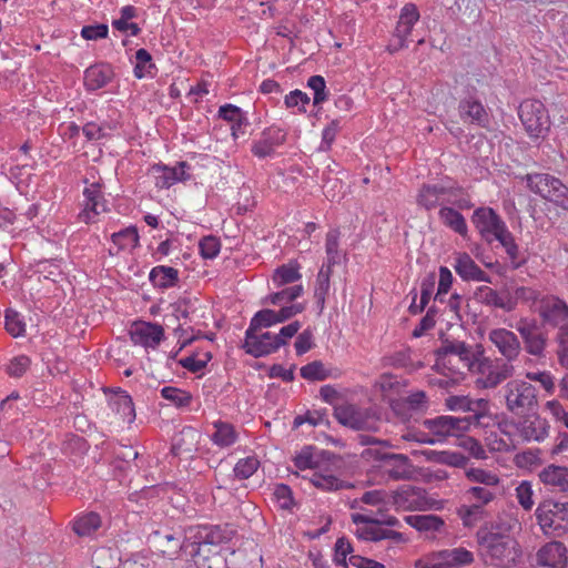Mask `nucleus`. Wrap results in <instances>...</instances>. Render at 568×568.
Instances as JSON below:
<instances>
[{"label":"nucleus","instance_id":"obj_41","mask_svg":"<svg viewBox=\"0 0 568 568\" xmlns=\"http://www.w3.org/2000/svg\"><path fill=\"white\" fill-rule=\"evenodd\" d=\"M151 173L154 178V184L158 189H169L176 182H179V178H176V172L165 165L155 164L151 169Z\"/></svg>","mask_w":568,"mask_h":568},{"label":"nucleus","instance_id":"obj_45","mask_svg":"<svg viewBox=\"0 0 568 568\" xmlns=\"http://www.w3.org/2000/svg\"><path fill=\"white\" fill-rule=\"evenodd\" d=\"M111 240L118 250H125L126 247H136L139 244L138 230L134 226L125 227L112 234Z\"/></svg>","mask_w":568,"mask_h":568},{"label":"nucleus","instance_id":"obj_23","mask_svg":"<svg viewBox=\"0 0 568 568\" xmlns=\"http://www.w3.org/2000/svg\"><path fill=\"white\" fill-rule=\"evenodd\" d=\"M285 141V131L278 128H268L262 132L261 139L254 142L251 151L260 159L272 156L275 153V149L282 145Z\"/></svg>","mask_w":568,"mask_h":568},{"label":"nucleus","instance_id":"obj_18","mask_svg":"<svg viewBox=\"0 0 568 568\" xmlns=\"http://www.w3.org/2000/svg\"><path fill=\"white\" fill-rule=\"evenodd\" d=\"M334 551V561L337 565L346 566V558L349 555L348 561L353 567L384 568V565L382 562L362 557L359 555H353L354 548L351 541L345 537H341L336 540Z\"/></svg>","mask_w":568,"mask_h":568},{"label":"nucleus","instance_id":"obj_2","mask_svg":"<svg viewBox=\"0 0 568 568\" xmlns=\"http://www.w3.org/2000/svg\"><path fill=\"white\" fill-rule=\"evenodd\" d=\"M487 400H471L467 397L452 396L447 399L450 409H460L466 414L464 416H439L433 419L424 420V426H457L459 423L465 426H490L491 417L485 413Z\"/></svg>","mask_w":568,"mask_h":568},{"label":"nucleus","instance_id":"obj_46","mask_svg":"<svg viewBox=\"0 0 568 568\" xmlns=\"http://www.w3.org/2000/svg\"><path fill=\"white\" fill-rule=\"evenodd\" d=\"M260 467V460L255 456L241 458L233 468L234 477L239 480L248 479Z\"/></svg>","mask_w":568,"mask_h":568},{"label":"nucleus","instance_id":"obj_56","mask_svg":"<svg viewBox=\"0 0 568 568\" xmlns=\"http://www.w3.org/2000/svg\"><path fill=\"white\" fill-rule=\"evenodd\" d=\"M468 499L474 501L476 505H480L483 508L495 498V493L491 491L490 487L473 486L467 491Z\"/></svg>","mask_w":568,"mask_h":568},{"label":"nucleus","instance_id":"obj_58","mask_svg":"<svg viewBox=\"0 0 568 568\" xmlns=\"http://www.w3.org/2000/svg\"><path fill=\"white\" fill-rule=\"evenodd\" d=\"M210 437L216 446L224 448L233 445L239 435L234 428H216Z\"/></svg>","mask_w":568,"mask_h":568},{"label":"nucleus","instance_id":"obj_57","mask_svg":"<svg viewBox=\"0 0 568 568\" xmlns=\"http://www.w3.org/2000/svg\"><path fill=\"white\" fill-rule=\"evenodd\" d=\"M161 395L176 406H186L191 402V395L189 393L173 386L163 387Z\"/></svg>","mask_w":568,"mask_h":568},{"label":"nucleus","instance_id":"obj_39","mask_svg":"<svg viewBox=\"0 0 568 568\" xmlns=\"http://www.w3.org/2000/svg\"><path fill=\"white\" fill-rule=\"evenodd\" d=\"M101 526V517L97 513L79 516L73 523V531L78 536H90Z\"/></svg>","mask_w":568,"mask_h":568},{"label":"nucleus","instance_id":"obj_11","mask_svg":"<svg viewBox=\"0 0 568 568\" xmlns=\"http://www.w3.org/2000/svg\"><path fill=\"white\" fill-rule=\"evenodd\" d=\"M478 362L483 376L477 379V384L484 388H494L514 374V366L508 362H491L487 358Z\"/></svg>","mask_w":568,"mask_h":568},{"label":"nucleus","instance_id":"obj_5","mask_svg":"<svg viewBox=\"0 0 568 568\" xmlns=\"http://www.w3.org/2000/svg\"><path fill=\"white\" fill-rule=\"evenodd\" d=\"M351 519L356 526L354 534L361 540L373 542L390 540L395 544L408 541L404 534L383 527L378 517L372 514L354 513L351 515Z\"/></svg>","mask_w":568,"mask_h":568},{"label":"nucleus","instance_id":"obj_25","mask_svg":"<svg viewBox=\"0 0 568 568\" xmlns=\"http://www.w3.org/2000/svg\"><path fill=\"white\" fill-rule=\"evenodd\" d=\"M458 112L465 123L476 124L481 128H486L489 123V115L484 105L473 98L460 100Z\"/></svg>","mask_w":568,"mask_h":568},{"label":"nucleus","instance_id":"obj_34","mask_svg":"<svg viewBox=\"0 0 568 568\" xmlns=\"http://www.w3.org/2000/svg\"><path fill=\"white\" fill-rule=\"evenodd\" d=\"M444 184H423L417 195L418 205L426 210L435 209L439 205L442 195H446Z\"/></svg>","mask_w":568,"mask_h":568},{"label":"nucleus","instance_id":"obj_19","mask_svg":"<svg viewBox=\"0 0 568 568\" xmlns=\"http://www.w3.org/2000/svg\"><path fill=\"white\" fill-rule=\"evenodd\" d=\"M449 355L457 356L464 366L468 368H471L475 365V362H478L476 354L465 342L445 338L442 346L435 351L436 361L438 363H444L446 357Z\"/></svg>","mask_w":568,"mask_h":568},{"label":"nucleus","instance_id":"obj_30","mask_svg":"<svg viewBox=\"0 0 568 568\" xmlns=\"http://www.w3.org/2000/svg\"><path fill=\"white\" fill-rule=\"evenodd\" d=\"M540 481L557 491L568 490V468L549 465L539 473Z\"/></svg>","mask_w":568,"mask_h":568},{"label":"nucleus","instance_id":"obj_8","mask_svg":"<svg viewBox=\"0 0 568 568\" xmlns=\"http://www.w3.org/2000/svg\"><path fill=\"white\" fill-rule=\"evenodd\" d=\"M518 114L530 138H540L549 130V116L545 105L538 100H525L520 103Z\"/></svg>","mask_w":568,"mask_h":568},{"label":"nucleus","instance_id":"obj_62","mask_svg":"<svg viewBox=\"0 0 568 568\" xmlns=\"http://www.w3.org/2000/svg\"><path fill=\"white\" fill-rule=\"evenodd\" d=\"M109 27L104 23L84 26L81 29V37L85 40H100L108 38Z\"/></svg>","mask_w":568,"mask_h":568},{"label":"nucleus","instance_id":"obj_51","mask_svg":"<svg viewBox=\"0 0 568 568\" xmlns=\"http://www.w3.org/2000/svg\"><path fill=\"white\" fill-rule=\"evenodd\" d=\"M275 324H277L275 321V311L263 308L254 314L248 328H251V331H261L262 328L271 327Z\"/></svg>","mask_w":568,"mask_h":568},{"label":"nucleus","instance_id":"obj_13","mask_svg":"<svg viewBox=\"0 0 568 568\" xmlns=\"http://www.w3.org/2000/svg\"><path fill=\"white\" fill-rule=\"evenodd\" d=\"M153 538L160 551L169 558L176 557L181 550L187 551L190 545L186 540L192 539L191 534L187 531L183 534L181 530H156L153 532Z\"/></svg>","mask_w":568,"mask_h":568},{"label":"nucleus","instance_id":"obj_64","mask_svg":"<svg viewBox=\"0 0 568 568\" xmlns=\"http://www.w3.org/2000/svg\"><path fill=\"white\" fill-rule=\"evenodd\" d=\"M516 496L518 503L524 509H531L534 505L532 489L531 485L528 481H523L521 484H519V486L516 488Z\"/></svg>","mask_w":568,"mask_h":568},{"label":"nucleus","instance_id":"obj_28","mask_svg":"<svg viewBox=\"0 0 568 568\" xmlns=\"http://www.w3.org/2000/svg\"><path fill=\"white\" fill-rule=\"evenodd\" d=\"M192 562L194 568H225L223 556L205 545L192 548Z\"/></svg>","mask_w":568,"mask_h":568},{"label":"nucleus","instance_id":"obj_61","mask_svg":"<svg viewBox=\"0 0 568 568\" xmlns=\"http://www.w3.org/2000/svg\"><path fill=\"white\" fill-rule=\"evenodd\" d=\"M558 357L560 364L568 369V325L557 332Z\"/></svg>","mask_w":568,"mask_h":568},{"label":"nucleus","instance_id":"obj_26","mask_svg":"<svg viewBox=\"0 0 568 568\" xmlns=\"http://www.w3.org/2000/svg\"><path fill=\"white\" fill-rule=\"evenodd\" d=\"M454 268L464 281L491 283L489 275L484 272L467 253H457Z\"/></svg>","mask_w":568,"mask_h":568},{"label":"nucleus","instance_id":"obj_17","mask_svg":"<svg viewBox=\"0 0 568 568\" xmlns=\"http://www.w3.org/2000/svg\"><path fill=\"white\" fill-rule=\"evenodd\" d=\"M539 313L545 323L557 327L558 331L568 326V305L558 297L550 296L542 300Z\"/></svg>","mask_w":568,"mask_h":568},{"label":"nucleus","instance_id":"obj_24","mask_svg":"<svg viewBox=\"0 0 568 568\" xmlns=\"http://www.w3.org/2000/svg\"><path fill=\"white\" fill-rule=\"evenodd\" d=\"M130 336L134 344H140L145 347H155L162 341L164 329L159 324L142 322L132 327Z\"/></svg>","mask_w":568,"mask_h":568},{"label":"nucleus","instance_id":"obj_14","mask_svg":"<svg viewBox=\"0 0 568 568\" xmlns=\"http://www.w3.org/2000/svg\"><path fill=\"white\" fill-rule=\"evenodd\" d=\"M187 532L191 534L192 539H194V541L191 542L192 548L202 545L212 548V546L227 542L233 535L232 529L222 528L221 526L190 527Z\"/></svg>","mask_w":568,"mask_h":568},{"label":"nucleus","instance_id":"obj_59","mask_svg":"<svg viewBox=\"0 0 568 568\" xmlns=\"http://www.w3.org/2000/svg\"><path fill=\"white\" fill-rule=\"evenodd\" d=\"M301 328V323L298 321H294L286 326H283L278 334H273V343L276 347V351L280 347L287 344V342L298 332Z\"/></svg>","mask_w":568,"mask_h":568},{"label":"nucleus","instance_id":"obj_44","mask_svg":"<svg viewBox=\"0 0 568 568\" xmlns=\"http://www.w3.org/2000/svg\"><path fill=\"white\" fill-rule=\"evenodd\" d=\"M457 514L460 517L465 527L476 526L484 517L485 509L480 505H463L457 509Z\"/></svg>","mask_w":568,"mask_h":568},{"label":"nucleus","instance_id":"obj_20","mask_svg":"<svg viewBox=\"0 0 568 568\" xmlns=\"http://www.w3.org/2000/svg\"><path fill=\"white\" fill-rule=\"evenodd\" d=\"M242 348L251 356L258 358L276 352L271 332L258 333V331H245V338Z\"/></svg>","mask_w":568,"mask_h":568},{"label":"nucleus","instance_id":"obj_29","mask_svg":"<svg viewBox=\"0 0 568 568\" xmlns=\"http://www.w3.org/2000/svg\"><path fill=\"white\" fill-rule=\"evenodd\" d=\"M112 78L113 71L109 64H94L84 71V85L89 91H97L108 85Z\"/></svg>","mask_w":568,"mask_h":568},{"label":"nucleus","instance_id":"obj_1","mask_svg":"<svg viewBox=\"0 0 568 568\" xmlns=\"http://www.w3.org/2000/svg\"><path fill=\"white\" fill-rule=\"evenodd\" d=\"M510 521L498 519L481 526L477 532V544L485 561L499 568H510L521 558L519 542L510 536Z\"/></svg>","mask_w":568,"mask_h":568},{"label":"nucleus","instance_id":"obj_40","mask_svg":"<svg viewBox=\"0 0 568 568\" xmlns=\"http://www.w3.org/2000/svg\"><path fill=\"white\" fill-rule=\"evenodd\" d=\"M338 240H339V232L337 230H332L326 234V243H325V251H326V263L323 265V267L331 268L334 265H338L342 262V254L338 251Z\"/></svg>","mask_w":568,"mask_h":568},{"label":"nucleus","instance_id":"obj_31","mask_svg":"<svg viewBox=\"0 0 568 568\" xmlns=\"http://www.w3.org/2000/svg\"><path fill=\"white\" fill-rule=\"evenodd\" d=\"M443 568H462L474 561L471 551L463 547L438 551Z\"/></svg>","mask_w":568,"mask_h":568},{"label":"nucleus","instance_id":"obj_16","mask_svg":"<svg viewBox=\"0 0 568 568\" xmlns=\"http://www.w3.org/2000/svg\"><path fill=\"white\" fill-rule=\"evenodd\" d=\"M383 474L392 480H410L416 476V468L403 454L386 455L382 465Z\"/></svg>","mask_w":568,"mask_h":568},{"label":"nucleus","instance_id":"obj_9","mask_svg":"<svg viewBox=\"0 0 568 568\" xmlns=\"http://www.w3.org/2000/svg\"><path fill=\"white\" fill-rule=\"evenodd\" d=\"M471 223L487 244H491L507 229L504 220L488 206L476 209L471 215Z\"/></svg>","mask_w":568,"mask_h":568},{"label":"nucleus","instance_id":"obj_3","mask_svg":"<svg viewBox=\"0 0 568 568\" xmlns=\"http://www.w3.org/2000/svg\"><path fill=\"white\" fill-rule=\"evenodd\" d=\"M505 397L510 412L524 417V423H529V426L535 424L538 404L536 388L531 384L511 381L506 385Z\"/></svg>","mask_w":568,"mask_h":568},{"label":"nucleus","instance_id":"obj_27","mask_svg":"<svg viewBox=\"0 0 568 568\" xmlns=\"http://www.w3.org/2000/svg\"><path fill=\"white\" fill-rule=\"evenodd\" d=\"M109 406L120 418L119 422L132 424L135 419V409L132 398L124 390L115 392L109 398Z\"/></svg>","mask_w":568,"mask_h":568},{"label":"nucleus","instance_id":"obj_15","mask_svg":"<svg viewBox=\"0 0 568 568\" xmlns=\"http://www.w3.org/2000/svg\"><path fill=\"white\" fill-rule=\"evenodd\" d=\"M536 562L542 568H566L568 549L561 541L546 542L537 550Z\"/></svg>","mask_w":568,"mask_h":568},{"label":"nucleus","instance_id":"obj_49","mask_svg":"<svg viewBox=\"0 0 568 568\" xmlns=\"http://www.w3.org/2000/svg\"><path fill=\"white\" fill-rule=\"evenodd\" d=\"M136 64L134 67V75L142 79L146 74H152L151 70L155 69L152 63V55L146 49H139L135 52Z\"/></svg>","mask_w":568,"mask_h":568},{"label":"nucleus","instance_id":"obj_37","mask_svg":"<svg viewBox=\"0 0 568 568\" xmlns=\"http://www.w3.org/2000/svg\"><path fill=\"white\" fill-rule=\"evenodd\" d=\"M334 415L343 426H361L362 413L354 404L343 403L334 407Z\"/></svg>","mask_w":568,"mask_h":568},{"label":"nucleus","instance_id":"obj_42","mask_svg":"<svg viewBox=\"0 0 568 568\" xmlns=\"http://www.w3.org/2000/svg\"><path fill=\"white\" fill-rule=\"evenodd\" d=\"M359 501L378 508H385L390 503V493L383 489L365 491L359 499L353 500L351 507L357 508Z\"/></svg>","mask_w":568,"mask_h":568},{"label":"nucleus","instance_id":"obj_38","mask_svg":"<svg viewBox=\"0 0 568 568\" xmlns=\"http://www.w3.org/2000/svg\"><path fill=\"white\" fill-rule=\"evenodd\" d=\"M302 277L300 273V265L297 262L291 261L287 264L281 265L274 271L273 283L276 287L294 283Z\"/></svg>","mask_w":568,"mask_h":568},{"label":"nucleus","instance_id":"obj_6","mask_svg":"<svg viewBox=\"0 0 568 568\" xmlns=\"http://www.w3.org/2000/svg\"><path fill=\"white\" fill-rule=\"evenodd\" d=\"M526 182L531 192L568 211V186L558 178L547 173H532L526 175Z\"/></svg>","mask_w":568,"mask_h":568},{"label":"nucleus","instance_id":"obj_33","mask_svg":"<svg viewBox=\"0 0 568 568\" xmlns=\"http://www.w3.org/2000/svg\"><path fill=\"white\" fill-rule=\"evenodd\" d=\"M407 525L420 532H436L444 527V520L436 515H408L404 517Z\"/></svg>","mask_w":568,"mask_h":568},{"label":"nucleus","instance_id":"obj_50","mask_svg":"<svg viewBox=\"0 0 568 568\" xmlns=\"http://www.w3.org/2000/svg\"><path fill=\"white\" fill-rule=\"evenodd\" d=\"M466 476L470 481L484 485L483 487H496L499 484V478L495 473L480 468L468 469Z\"/></svg>","mask_w":568,"mask_h":568},{"label":"nucleus","instance_id":"obj_60","mask_svg":"<svg viewBox=\"0 0 568 568\" xmlns=\"http://www.w3.org/2000/svg\"><path fill=\"white\" fill-rule=\"evenodd\" d=\"M211 358H212L211 353L206 352L203 354V358H196L194 355H191V356L180 359L179 364L183 368H185L192 373H197V372L202 371L203 368H205V366L207 365L209 361H211Z\"/></svg>","mask_w":568,"mask_h":568},{"label":"nucleus","instance_id":"obj_32","mask_svg":"<svg viewBox=\"0 0 568 568\" xmlns=\"http://www.w3.org/2000/svg\"><path fill=\"white\" fill-rule=\"evenodd\" d=\"M149 281L160 290L174 287L179 283V271L171 266L158 265L150 271Z\"/></svg>","mask_w":568,"mask_h":568},{"label":"nucleus","instance_id":"obj_63","mask_svg":"<svg viewBox=\"0 0 568 568\" xmlns=\"http://www.w3.org/2000/svg\"><path fill=\"white\" fill-rule=\"evenodd\" d=\"M457 440V445L468 450L475 458H486V453L484 448L475 438L459 435Z\"/></svg>","mask_w":568,"mask_h":568},{"label":"nucleus","instance_id":"obj_7","mask_svg":"<svg viewBox=\"0 0 568 568\" xmlns=\"http://www.w3.org/2000/svg\"><path fill=\"white\" fill-rule=\"evenodd\" d=\"M390 504L396 510L414 511L432 509L436 501L428 497L424 488L403 485L390 491Z\"/></svg>","mask_w":568,"mask_h":568},{"label":"nucleus","instance_id":"obj_36","mask_svg":"<svg viewBox=\"0 0 568 568\" xmlns=\"http://www.w3.org/2000/svg\"><path fill=\"white\" fill-rule=\"evenodd\" d=\"M419 11L414 3H406L400 9L399 19L395 31L402 37H407L412 33L415 23L419 20Z\"/></svg>","mask_w":568,"mask_h":568},{"label":"nucleus","instance_id":"obj_4","mask_svg":"<svg viewBox=\"0 0 568 568\" xmlns=\"http://www.w3.org/2000/svg\"><path fill=\"white\" fill-rule=\"evenodd\" d=\"M536 518L545 536L562 537L568 532V503L546 500L537 507Z\"/></svg>","mask_w":568,"mask_h":568},{"label":"nucleus","instance_id":"obj_10","mask_svg":"<svg viewBox=\"0 0 568 568\" xmlns=\"http://www.w3.org/2000/svg\"><path fill=\"white\" fill-rule=\"evenodd\" d=\"M516 329L524 341L525 351L534 356L542 357L547 346L548 336L536 321L521 318L516 324Z\"/></svg>","mask_w":568,"mask_h":568},{"label":"nucleus","instance_id":"obj_48","mask_svg":"<svg viewBox=\"0 0 568 568\" xmlns=\"http://www.w3.org/2000/svg\"><path fill=\"white\" fill-rule=\"evenodd\" d=\"M303 294V286L302 285H294L291 287H286L280 292L270 294L265 300L264 303H270L272 305H281L284 303H290L295 301L297 297H300Z\"/></svg>","mask_w":568,"mask_h":568},{"label":"nucleus","instance_id":"obj_21","mask_svg":"<svg viewBox=\"0 0 568 568\" xmlns=\"http://www.w3.org/2000/svg\"><path fill=\"white\" fill-rule=\"evenodd\" d=\"M489 341L498 348L507 362L516 359L520 353L521 346L517 335L506 328L490 331Z\"/></svg>","mask_w":568,"mask_h":568},{"label":"nucleus","instance_id":"obj_54","mask_svg":"<svg viewBox=\"0 0 568 568\" xmlns=\"http://www.w3.org/2000/svg\"><path fill=\"white\" fill-rule=\"evenodd\" d=\"M6 329L13 337H19L26 333V324L21 321L19 313L9 308L4 314Z\"/></svg>","mask_w":568,"mask_h":568},{"label":"nucleus","instance_id":"obj_53","mask_svg":"<svg viewBox=\"0 0 568 568\" xmlns=\"http://www.w3.org/2000/svg\"><path fill=\"white\" fill-rule=\"evenodd\" d=\"M301 376L307 381H324L328 377V372L321 361H313L301 367Z\"/></svg>","mask_w":568,"mask_h":568},{"label":"nucleus","instance_id":"obj_12","mask_svg":"<svg viewBox=\"0 0 568 568\" xmlns=\"http://www.w3.org/2000/svg\"><path fill=\"white\" fill-rule=\"evenodd\" d=\"M474 297L477 302L490 308H499L506 313L515 310V302L508 287L497 291L483 285L476 288Z\"/></svg>","mask_w":568,"mask_h":568},{"label":"nucleus","instance_id":"obj_47","mask_svg":"<svg viewBox=\"0 0 568 568\" xmlns=\"http://www.w3.org/2000/svg\"><path fill=\"white\" fill-rule=\"evenodd\" d=\"M311 483L325 491H334L338 489L346 488L347 485L331 474H322V473H314Z\"/></svg>","mask_w":568,"mask_h":568},{"label":"nucleus","instance_id":"obj_55","mask_svg":"<svg viewBox=\"0 0 568 568\" xmlns=\"http://www.w3.org/2000/svg\"><path fill=\"white\" fill-rule=\"evenodd\" d=\"M307 87L314 92V105H320L327 100L326 82L322 75H312L307 81Z\"/></svg>","mask_w":568,"mask_h":568},{"label":"nucleus","instance_id":"obj_22","mask_svg":"<svg viewBox=\"0 0 568 568\" xmlns=\"http://www.w3.org/2000/svg\"><path fill=\"white\" fill-rule=\"evenodd\" d=\"M83 195L85 197V205L83 211L79 214V219L84 223H92L97 215L106 210L105 201L101 192V184L98 182L90 184L84 189Z\"/></svg>","mask_w":568,"mask_h":568},{"label":"nucleus","instance_id":"obj_35","mask_svg":"<svg viewBox=\"0 0 568 568\" xmlns=\"http://www.w3.org/2000/svg\"><path fill=\"white\" fill-rule=\"evenodd\" d=\"M439 219L443 224L460 236H466L468 232L465 217L454 207L444 206L438 212Z\"/></svg>","mask_w":568,"mask_h":568},{"label":"nucleus","instance_id":"obj_52","mask_svg":"<svg viewBox=\"0 0 568 568\" xmlns=\"http://www.w3.org/2000/svg\"><path fill=\"white\" fill-rule=\"evenodd\" d=\"M199 250L203 258L213 260L221 251V241L214 235H206L200 240Z\"/></svg>","mask_w":568,"mask_h":568},{"label":"nucleus","instance_id":"obj_43","mask_svg":"<svg viewBox=\"0 0 568 568\" xmlns=\"http://www.w3.org/2000/svg\"><path fill=\"white\" fill-rule=\"evenodd\" d=\"M332 270L327 267H323L320 270L316 278V287L314 291V297L316 300V304L322 312L325 306V298L329 290V277Z\"/></svg>","mask_w":568,"mask_h":568}]
</instances>
